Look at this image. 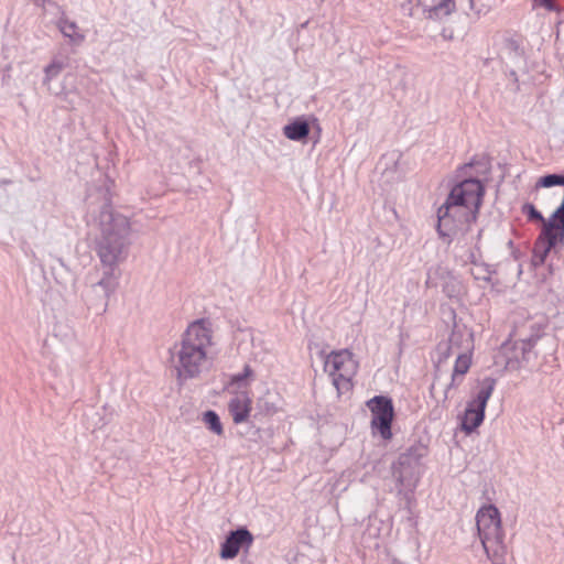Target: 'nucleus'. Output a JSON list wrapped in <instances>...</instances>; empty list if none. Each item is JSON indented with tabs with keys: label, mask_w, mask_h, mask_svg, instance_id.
<instances>
[{
	"label": "nucleus",
	"mask_w": 564,
	"mask_h": 564,
	"mask_svg": "<svg viewBox=\"0 0 564 564\" xmlns=\"http://www.w3.org/2000/svg\"><path fill=\"white\" fill-rule=\"evenodd\" d=\"M213 334V324L208 318L196 319L187 326L172 355L178 380L199 375L214 344Z\"/></svg>",
	"instance_id": "nucleus-1"
},
{
	"label": "nucleus",
	"mask_w": 564,
	"mask_h": 564,
	"mask_svg": "<svg viewBox=\"0 0 564 564\" xmlns=\"http://www.w3.org/2000/svg\"><path fill=\"white\" fill-rule=\"evenodd\" d=\"M478 535L492 564H505L507 549L499 510L492 506L481 507L476 514Z\"/></svg>",
	"instance_id": "nucleus-2"
},
{
	"label": "nucleus",
	"mask_w": 564,
	"mask_h": 564,
	"mask_svg": "<svg viewBox=\"0 0 564 564\" xmlns=\"http://www.w3.org/2000/svg\"><path fill=\"white\" fill-rule=\"evenodd\" d=\"M527 208L531 219L543 223V229L534 243L532 257L533 264L540 265L544 263L550 251L564 240V198L549 219H545L533 205H528Z\"/></svg>",
	"instance_id": "nucleus-3"
},
{
	"label": "nucleus",
	"mask_w": 564,
	"mask_h": 564,
	"mask_svg": "<svg viewBox=\"0 0 564 564\" xmlns=\"http://www.w3.org/2000/svg\"><path fill=\"white\" fill-rule=\"evenodd\" d=\"M477 217L478 213L448 195L445 203L437 209V231L443 237H449L457 231L469 229Z\"/></svg>",
	"instance_id": "nucleus-4"
},
{
	"label": "nucleus",
	"mask_w": 564,
	"mask_h": 564,
	"mask_svg": "<svg viewBox=\"0 0 564 564\" xmlns=\"http://www.w3.org/2000/svg\"><path fill=\"white\" fill-rule=\"evenodd\" d=\"M358 367L359 364L349 349L330 351L324 362V370L339 394L351 390Z\"/></svg>",
	"instance_id": "nucleus-5"
},
{
	"label": "nucleus",
	"mask_w": 564,
	"mask_h": 564,
	"mask_svg": "<svg viewBox=\"0 0 564 564\" xmlns=\"http://www.w3.org/2000/svg\"><path fill=\"white\" fill-rule=\"evenodd\" d=\"M119 228L116 232H107L99 245L98 256L104 264L113 265L123 259L124 248L127 246V236L129 234V224L126 218H113Z\"/></svg>",
	"instance_id": "nucleus-6"
},
{
	"label": "nucleus",
	"mask_w": 564,
	"mask_h": 564,
	"mask_svg": "<svg viewBox=\"0 0 564 564\" xmlns=\"http://www.w3.org/2000/svg\"><path fill=\"white\" fill-rule=\"evenodd\" d=\"M367 406L371 412V429L380 436L389 441L392 438V422L394 420V409L392 400L388 397L376 395L367 401Z\"/></svg>",
	"instance_id": "nucleus-7"
},
{
	"label": "nucleus",
	"mask_w": 564,
	"mask_h": 564,
	"mask_svg": "<svg viewBox=\"0 0 564 564\" xmlns=\"http://www.w3.org/2000/svg\"><path fill=\"white\" fill-rule=\"evenodd\" d=\"M495 386V379H484L482 388L478 392L477 398L468 404L462 421V429L467 434L475 431L482 423L485 419V409L494 392Z\"/></svg>",
	"instance_id": "nucleus-8"
},
{
	"label": "nucleus",
	"mask_w": 564,
	"mask_h": 564,
	"mask_svg": "<svg viewBox=\"0 0 564 564\" xmlns=\"http://www.w3.org/2000/svg\"><path fill=\"white\" fill-rule=\"evenodd\" d=\"M484 194L485 187L481 182L470 178L455 185L448 195H451L454 200H457L476 213H479Z\"/></svg>",
	"instance_id": "nucleus-9"
},
{
	"label": "nucleus",
	"mask_w": 564,
	"mask_h": 564,
	"mask_svg": "<svg viewBox=\"0 0 564 564\" xmlns=\"http://www.w3.org/2000/svg\"><path fill=\"white\" fill-rule=\"evenodd\" d=\"M253 543V535L245 528L231 531L220 546L219 555L224 560L235 558L240 550H248Z\"/></svg>",
	"instance_id": "nucleus-10"
},
{
	"label": "nucleus",
	"mask_w": 564,
	"mask_h": 564,
	"mask_svg": "<svg viewBox=\"0 0 564 564\" xmlns=\"http://www.w3.org/2000/svg\"><path fill=\"white\" fill-rule=\"evenodd\" d=\"M251 409L252 400L247 392L237 394L228 404V410L236 424L246 422L249 419Z\"/></svg>",
	"instance_id": "nucleus-11"
},
{
	"label": "nucleus",
	"mask_w": 564,
	"mask_h": 564,
	"mask_svg": "<svg viewBox=\"0 0 564 564\" xmlns=\"http://www.w3.org/2000/svg\"><path fill=\"white\" fill-rule=\"evenodd\" d=\"M473 365V350H467L457 356L451 379V387L458 386L462 382V378L469 371Z\"/></svg>",
	"instance_id": "nucleus-12"
},
{
	"label": "nucleus",
	"mask_w": 564,
	"mask_h": 564,
	"mask_svg": "<svg viewBox=\"0 0 564 564\" xmlns=\"http://www.w3.org/2000/svg\"><path fill=\"white\" fill-rule=\"evenodd\" d=\"M284 135L293 141L304 139L310 133V126L306 121L295 120L290 124H286L283 129Z\"/></svg>",
	"instance_id": "nucleus-13"
},
{
	"label": "nucleus",
	"mask_w": 564,
	"mask_h": 564,
	"mask_svg": "<svg viewBox=\"0 0 564 564\" xmlns=\"http://www.w3.org/2000/svg\"><path fill=\"white\" fill-rule=\"evenodd\" d=\"M59 30L65 36L69 37L75 43H79L84 40V35L78 32V28L74 22L62 20L59 22Z\"/></svg>",
	"instance_id": "nucleus-14"
},
{
	"label": "nucleus",
	"mask_w": 564,
	"mask_h": 564,
	"mask_svg": "<svg viewBox=\"0 0 564 564\" xmlns=\"http://www.w3.org/2000/svg\"><path fill=\"white\" fill-rule=\"evenodd\" d=\"M455 10H456L455 0H438V2L431 8V12L436 17L449 15Z\"/></svg>",
	"instance_id": "nucleus-15"
},
{
	"label": "nucleus",
	"mask_w": 564,
	"mask_h": 564,
	"mask_svg": "<svg viewBox=\"0 0 564 564\" xmlns=\"http://www.w3.org/2000/svg\"><path fill=\"white\" fill-rule=\"evenodd\" d=\"M204 422L217 435H221L223 434V425L220 423V420H219L218 415L214 411H207L204 414Z\"/></svg>",
	"instance_id": "nucleus-16"
},
{
	"label": "nucleus",
	"mask_w": 564,
	"mask_h": 564,
	"mask_svg": "<svg viewBox=\"0 0 564 564\" xmlns=\"http://www.w3.org/2000/svg\"><path fill=\"white\" fill-rule=\"evenodd\" d=\"M538 185L541 187H551L555 185H564V176L557 174H550L541 177L538 181Z\"/></svg>",
	"instance_id": "nucleus-17"
},
{
	"label": "nucleus",
	"mask_w": 564,
	"mask_h": 564,
	"mask_svg": "<svg viewBox=\"0 0 564 564\" xmlns=\"http://www.w3.org/2000/svg\"><path fill=\"white\" fill-rule=\"evenodd\" d=\"M62 68H63L62 63L53 62L46 66L45 73L48 77H54L62 70Z\"/></svg>",
	"instance_id": "nucleus-18"
},
{
	"label": "nucleus",
	"mask_w": 564,
	"mask_h": 564,
	"mask_svg": "<svg viewBox=\"0 0 564 564\" xmlns=\"http://www.w3.org/2000/svg\"><path fill=\"white\" fill-rule=\"evenodd\" d=\"M252 375V370L250 368V366H246L245 369H243V373L241 375H236L232 377L231 379V382H239L241 380H245L246 378L250 377Z\"/></svg>",
	"instance_id": "nucleus-19"
},
{
	"label": "nucleus",
	"mask_w": 564,
	"mask_h": 564,
	"mask_svg": "<svg viewBox=\"0 0 564 564\" xmlns=\"http://www.w3.org/2000/svg\"><path fill=\"white\" fill-rule=\"evenodd\" d=\"M252 375V370L250 368V366H246L245 369H243V373L241 375H236L232 377L231 379V382H239L241 380H245L246 378L250 377Z\"/></svg>",
	"instance_id": "nucleus-20"
},
{
	"label": "nucleus",
	"mask_w": 564,
	"mask_h": 564,
	"mask_svg": "<svg viewBox=\"0 0 564 564\" xmlns=\"http://www.w3.org/2000/svg\"><path fill=\"white\" fill-rule=\"evenodd\" d=\"M536 1L539 2L540 6L546 8L547 10L555 9L554 0H536Z\"/></svg>",
	"instance_id": "nucleus-21"
},
{
	"label": "nucleus",
	"mask_w": 564,
	"mask_h": 564,
	"mask_svg": "<svg viewBox=\"0 0 564 564\" xmlns=\"http://www.w3.org/2000/svg\"><path fill=\"white\" fill-rule=\"evenodd\" d=\"M539 337H540L539 335H534V336H531V337H530V338H528V339H522V341H523L524 344H527L529 347H531V346H533V345L536 343V340L539 339Z\"/></svg>",
	"instance_id": "nucleus-22"
}]
</instances>
